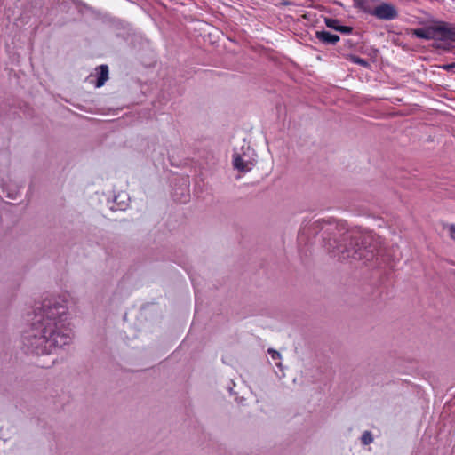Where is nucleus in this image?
<instances>
[{
  "mask_svg": "<svg viewBox=\"0 0 455 455\" xmlns=\"http://www.w3.org/2000/svg\"><path fill=\"white\" fill-rule=\"evenodd\" d=\"M70 296H51L35 308L31 324L22 332L21 343L28 353L50 355L73 339L68 305Z\"/></svg>",
  "mask_w": 455,
  "mask_h": 455,
  "instance_id": "nucleus-1",
  "label": "nucleus"
},
{
  "mask_svg": "<svg viewBox=\"0 0 455 455\" xmlns=\"http://www.w3.org/2000/svg\"><path fill=\"white\" fill-rule=\"evenodd\" d=\"M256 164V159L251 157L249 154H238L235 153L233 156V165L234 168L242 172H248Z\"/></svg>",
  "mask_w": 455,
  "mask_h": 455,
  "instance_id": "nucleus-2",
  "label": "nucleus"
},
{
  "mask_svg": "<svg viewBox=\"0 0 455 455\" xmlns=\"http://www.w3.org/2000/svg\"><path fill=\"white\" fill-rule=\"evenodd\" d=\"M413 36L420 39H435L437 37L441 38V23L434 26L423 27L416 28L412 32Z\"/></svg>",
  "mask_w": 455,
  "mask_h": 455,
  "instance_id": "nucleus-3",
  "label": "nucleus"
},
{
  "mask_svg": "<svg viewBox=\"0 0 455 455\" xmlns=\"http://www.w3.org/2000/svg\"><path fill=\"white\" fill-rule=\"evenodd\" d=\"M372 15L380 20H390L397 17L396 9L389 4H381L373 8Z\"/></svg>",
  "mask_w": 455,
  "mask_h": 455,
  "instance_id": "nucleus-4",
  "label": "nucleus"
},
{
  "mask_svg": "<svg viewBox=\"0 0 455 455\" xmlns=\"http://www.w3.org/2000/svg\"><path fill=\"white\" fill-rule=\"evenodd\" d=\"M372 257V252L368 251L365 248H357V249H352V250H345L341 251L340 259H370V258Z\"/></svg>",
  "mask_w": 455,
  "mask_h": 455,
  "instance_id": "nucleus-5",
  "label": "nucleus"
},
{
  "mask_svg": "<svg viewBox=\"0 0 455 455\" xmlns=\"http://www.w3.org/2000/svg\"><path fill=\"white\" fill-rule=\"evenodd\" d=\"M316 38L323 44L334 45L339 41V36L326 30L317 31Z\"/></svg>",
  "mask_w": 455,
  "mask_h": 455,
  "instance_id": "nucleus-6",
  "label": "nucleus"
},
{
  "mask_svg": "<svg viewBox=\"0 0 455 455\" xmlns=\"http://www.w3.org/2000/svg\"><path fill=\"white\" fill-rule=\"evenodd\" d=\"M96 74L98 76V78H97L95 85H96V87L100 88L108 79V67L107 65H100L96 69Z\"/></svg>",
  "mask_w": 455,
  "mask_h": 455,
  "instance_id": "nucleus-7",
  "label": "nucleus"
},
{
  "mask_svg": "<svg viewBox=\"0 0 455 455\" xmlns=\"http://www.w3.org/2000/svg\"><path fill=\"white\" fill-rule=\"evenodd\" d=\"M441 38L455 42V27L441 22Z\"/></svg>",
  "mask_w": 455,
  "mask_h": 455,
  "instance_id": "nucleus-8",
  "label": "nucleus"
},
{
  "mask_svg": "<svg viewBox=\"0 0 455 455\" xmlns=\"http://www.w3.org/2000/svg\"><path fill=\"white\" fill-rule=\"evenodd\" d=\"M373 0H354L355 5L360 8L366 13H370L372 15L373 8L371 7Z\"/></svg>",
  "mask_w": 455,
  "mask_h": 455,
  "instance_id": "nucleus-9",
  "label": "nucleus"
},
{
  "mask_svg": "<svg viewBox=\"0 0 455 455\" xmlns=\"http://www.w3.org/2000/svg\"><path fill=\"white\" fill-rule=\"evenodd\" d=\"M325 24L328 28H332L338 31L339 27H340V21L337 19L328 18L325 19Z\"/></svg>",
  "mask_w": 455,
  "mask_h": 455,
  "instance_id": "nucleus-10",
  "label": "nucleus"
},
{
  "mask_svg": "<svg viewBox=\"0 0 455 455\" xmlns=\"http://www.w3.org/2000/svg\"><path fill=\"white\" fill-rule=\"evenodd\" d=\"M350 60L351 62L355 63V64H357V65H360L362 67H368L369 66V62L364 60V59H362L358 56H355V55H351L350 56Z\"/></svg>",
  "mask_w": 455,
  "mask_h": 455,
  "instance_id": "nucleus-11",
  "label": "nucleus"
},
{
  "mask_svg": "<svg viewBox=\"0 0 455 455\" xmlns=\"http://www.w3.org/2000/svg\"><path fill=\"white\" fill-rule=\"evenodd\" d=\"M373 441L371 432L365 431L362 435V442L363 444H370Z\"/></svg>",
  "mask_w": 455,
  "mask_h": 455,
  "instance_id": "nucleus-12",
  "label": "nucleus"
},
{
  "mask_svg": "<svg viewBox=\"0 0 455 455\" xmlns=\"http://www.w3.org/2000/svg\"><path fill=\"white\" fill-rule=\"evenodd\" d=\"M338 31L345 35H348L352 32V28L348 26L340 25V27H339L338 28Z\"/></svg>",
  "mask_w": 455,
  "mask_h": 455,
  "instance_id": "nucleus-13",
  "label": "nucleus"
},
{
  "mask_svg": "<svg viewBox=\"0 0 455 455\" xmlns=\"http://www.w3.org/2000/svg\"><path fill=\"white\" fill-rule=\"evenodd\" d=\"M268 353L271 355V358L274 361H276V360L280 359V357H281L280 353L274 349H268Z\"/></svg>",
  "mask_w": 455,
  "mask_h": 455,
  "instance_id": "nucleus-14",
  "label": "nucleus"
},
{
  "mask_svg": "<svg viewBox=\"0 0 455 455\" xmlns=\"http://www.w3.org/2000/svg\"><path fill=\"white\" fill-rule=\"evenodd\" d=\"M450 235L452 239L455 240V225L451 224L449 226Z\"/></svg>",
  "mask_w": 455,
  "mask_h": 455,
  "instance_id": "nucleus-15",
  "label": "nucleus"
},
{
  "mask_svg": "<svg viewBox=\"0 0 455 455\" xmlns=\"http://www.w3.org/2000/svg\"><path fill=\"white\" fill-rule=\"evenodd\" d=\"M275 364H276L278 367H281V363H275Z\"/></svg>",
  "mask_w": 455,
  "mask_h": 455,
  "instance_id": "nucleus-16",
  "label": "nucleus"
}]
</instances>
